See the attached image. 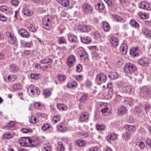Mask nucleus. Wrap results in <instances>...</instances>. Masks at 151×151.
Masks as SVG:
<instances>
[{
    "label": "nucleus",
    "mask_w": 151,
    "mask_h": 151,
    "mask_svg": "<svg viewBox=\"0 0 151 151\" xmlns=\"http://www.w3.org/2000/svg\"><path fill=\"white\" fill-rule=\"evenodd\" d=\"M131 136V134L129 132L126 131V132L122 134V138L125 140L127 141L130 139Z\"/></svg>",
    "instance_id": "nucleus-27"
},
{
    "label": "nucleus",
    "mask_w": 151,
    "mask_h": 151,
    "mask_svg": "<svg viewBox=\"0 0 151 151\" xmlns=\"http://www.w3.org/2000/svg\"><path fill=\"white\" fill-rule=\"evenodd\" d=\"M75 142L78 146L82 147L85 146L86 144L85 141L82 139H78L76 140Z\"/></svg>",
    "instance_id": "nucleus-20"
},
{
    "label": "nucleus",
    "mask_w": 151,
    "mask_h": 151,
    "mask_svg": "<svg viewBox=\"0 0 151 151\" xmlns=\"http://www.w3.org/2000/svg\"><path fill=\"white\" fill-rule=\"evenodd\" d=\"M30 138L29 137H23L20 138L18 142L21 146L30 147Z\"/></svg>",
    "instance_id": "nucleus-4"
},
{
    "label": "nucleus",
    "mask_w": 151,
    "mask_h": 151,
    "mask_svg": "<svg viewBox=\"0 0 151 151\" xmlns=\"http://www.w3.org/2000/svg\"><path fill=\"white\" fill-rule=\"evenodd\" d=\"M106 95H107L106 98L108 99H110L112 96V92L111 91H109L106 93Z\"/></svg>",
    "instance_id": "nucleus-57"
},
{
    "label": "nucleus",
    "mask_w": 151,
    "mask_h": 151,
    "mask_svg": "<svg viewBox=\"0 0 151 151\" xmlns=\"http://www.w3.org/2000/svg\"><path fill=\"white\" fill-rule=\"evenodd\" d=\"M29 142L31 145H36L39 144V141L36 138H30Z\"/></svg>",
    "instance_id": "nucleus-26"
},
{
    "label": "nucleus",
    "mask_w": 151,
    "mask_h": 151,
    "mask_svg": "<svg viewBox=\"0 0 151 151\" xmlns=\"http://www.w3.org/2000/svg\"><path fill=\"white\" fill-rule=\"evenodd\" d=\"M105 126L103 124H96V128L97 130L101 131L105 129Z\"/></svg>",
    "instance_id": "nucleus-42"
},
{
    "label": "nucleus",
    "mask_w": 151,
    "mask_h": 151,
    "mask_svg": "<svg viewBox=\"0 0 151 151\" xmlns=\"http://www.w3.org/2000/svg\"><path fill=\"white\" fill-rule=\"evenodd\" d=\"M35 88H34V86L33 85H30L29 86L28 90H30L31 93H32L33 95H35Z\"/></svg>",
    "instance_id": "nucleus-43"
},
{
    "label": "nucleus",
    "mask_w": 151,
    "mask_h": 151,
    "mask_svg": "<svg viewBox=\"0 0 151 151\" xmlns=\"http://www.w3.org/2000/svg\"><path fill=\"white\" fill-rule=\"evenodd\" d=\"M118 137L117 134L111 133L108 136L106 139L108 142H110L111 140H115Z\"/></svg>",
    "instance_id": "nucleus-18"
},
{
    "label": "nucleus",
    "mask_w": 151,
    "mask_h": 151,
    "mask_svg": "<svg viewBox=\"0 0 151 151\" xmlns=\"http://www.w3.org/2000/svg\"><path fill=\"white\" fill-rule=\"evenodd\" d=\"M14 137V135L10 132L5 133L3 136V138L5 139H9L12 138Z\"/></svg>",
    "instance_id": "nucleus-30"
},
{
    "label": "nucleus",
    "mask_w": 151,
    "mask_h": 151,
    "mask_svg": "<svg viewBox=\"0 0 151 151\" xmlns=\"http://www.w3.org/2000/svg\"><path fill=\"white\" fill-rule=\"evenodd\" d=\"M104 7L105 6L102 3H98L95 5V9L97 10H102Z\"/></svg>",
    "instance_id": "nucleus-29"
},
{
    "label": "nucleus",
    "mask_w": 151,
    "mask_h": 151,
    "mask_svg": "<svg viewBox=\"0 0 151 151\" xmlns=\"http://www.w3.org/2000/svg\"><path fill=\"white\" fill-rule=\"evenodd\" d=\"M8 40L9 42L11 43L14 44L16 41V38L14 35L12 37L9 38Z\"/></svg>",
    "instance_id": "nucleus-47"
},
{
    "label": "nucleus",
    "mask_w": 151,
    "mask_h": 151,
    "mask_svg": "<svg viewBox=\"0 0 151 151\" xmlns=\"http://www.w3.org/2000/svg\"><path fill=\"white\" fill-rule=\"evenodd\" d=\"M139 7L147 11H149L151 9L150 5L148 3L145 1H143L141 3Z\"/></svg>",
    "instance_id": "nucleus-13"
},
{
    "label": "nucleus",
    "mask_w": 151,
    "mask_h": 151,
    "mask_svg": "<svg viewBox=\"0 0 151 151\" xmlns=\"http://www.w3.org/2000/svg\"><path fill=\"white\" fill-rule=\"evenodd\" d=\"M123 91L126 93L128 94H131L133 91V88L131 86H124L123 88Z\"/></svg>",
    "instance_id": "nucleus-14"
},
{
    "label": "nucleus",
    "mask_w": 151,
    "mask_h": 151,
    "mask_svg": "<svg viewBox=\"0 0 151 151\" xmlns=\"http://www.w3.org/2000/svg\"><path fill=\"white\" fill-rule=\"evenodd\" d=\"M80 57L81 58H83L84 59L86 60L88 59V54L85 52H83L81 53L80 55Z\"/></svg>",
    "instance_id": "nucleus-46"
},
{
    "label": "nucleus",
    "mask_w": 151,
    "mask_h": 151,
    "mask_svg": "<svg viewBox=\"0 0 151 151\" xmlns=\"http://www.w3.org/2000/svg\"><path fill=\"white\" fill-rule=\"evenodd\" d=\"M22 87V85L19 83L14 84L13 86L14 89L15 90L21 89Z\"/></svg>",
    "instance_id": "nucleus-44"
},
{
    "label": "nucleus",
    "mask_w": 151,
    "mask_h": 151,
    "mask_svg": "<svg viewBox=\"0 0 151 151\" xmlns=\"http://www.w3.org/2000/svg\"><path fill=\"white\" fill-rule=\"evenodd\" d=\"M11 3L14 6H17L19 4V2L18 0H12L11 1Z\"/></svg>",
    "instance_id": "nucleus-60"
},
{
    "label": "nucleus",
    "mask_w": 151,
    "mask_h": 151,
    "mask_svg": "<svg viewBox=\"0 0 151 151\" xmlns=\"http://www.w3.org/2000/svg\"><path fill=\"white\" fill-rule=\"evenodd\" d=\"M100 108L101 109V113L104 116L109 115L112 113L111 107L109 104L104 103L100 105Z\"/></svg>",
    "instance_id": "nucleus-1"
},
{
    "label": "nucleus",
    "mask_w": 151,
    "mask_h": 151,
    "mask_svg": "<svg viewBox=\"0 0 151 151\" xmlns=\"http://www.w3.org/2000/svg\"><path fill=\"white\" fill-rule=\"evenodd\" d=\"M83 13L86 15H90L92 14L93 11V6L87 3H84L82 6Z\"/></svg>",
    "instance_id": "nucleus-2"
},
{
    "label": "nucleus",
    "mask_w": 151,
    "mask_h": 151,
    "mask_svg": "<svg viewBox=\"0 0 151 151\" xmlns=\"http://www.w3.org/2000/svg\"><path fill=\"white\" fill-rule=\"evenodd\" d=\"M7 9V7L5 5L1 6L0 7V10L2 12L6 11Z\"/></svg>",
    "instance_id": "nucleus-63"
},
{
    "label": "nucleus",
    "mask_w": 151,
    "mask_h": 151,
    "mask_svg": "<svg viewBox=\"0 0 151 151\" xmlns=\"http://www.w3.org/2000/svg\"><path fill=\"white\" fill-rule=\"evenodd\" d=\"M23 14L26 16H30L32 15L33 13V12L30 10H29L27 8L23 9L22 11Z\"/></svg>",
    "instance_id": "nucleus-23"
},
{
    "label": "nucleus",
    "mask_w": 151,
    "mask_h": 151,
    "mask_svg": "<svg viewBox=\"0 0 151 151\" xmlns=\"http://www.w3.org/2000/svg\"><path fill=\"white\" fill-rule=\"evenodd\" d=\"M139 48L137 47L131 48L130 51V53L131 56L134 58L139 56Z\"/></svg>",
    "instance_id": "nucleus-9"
},
{
    "label": "nucleus",
    "mask_w": 151,
    "mask_h": 151,
    "mask_svg": "<svg viewBox=\"0 0 151 151\" xmlns=\"http://www.w3.org/2000/svg\"><path fill=\"white\" fill-rule=\"evenodd\" d=\"M127 111V110L125 107L122 106L118 109L117 113L119 115L122 116L125 114Z\"/></svg>",
    "instance_id": "nucleus-21"
},
{
    "label": "nucleus",
    "mask_w": 151,
    "mask_h": 151,
    "mask_svg": "<svg viewBox=\"0 0 151 151\" xmlns=\"http://www.w3.org/2000/svg\"><path fill=\"white\" fill-rule=\"evenodd\" d=\"M96 81L99 85L102 83H105L107 80L106 75L104 74L100 73L98 75L96 76Z\"/></svg>",
    "instance_id": "nucleus-6"
},
{
    "label": "nucleus",
    "mask_w": 151,
    "mask_h": 151,
    "mask_svg": "<svg viewBox=\"0 0 151 151\" xmlns=\"http://www.w3.org/2000/svg\"><path fill=\"white\" fill-rule=\"evenodd\" d=\"M21 130L23 133H27L28 132H32V131L31 129L28 128H23Z\"/></svg>",
    "instance_id": "nucleus-51"
},
{
    "label": "nucleus",
    "mask_w": 151,
    "mask_h": 151,
    "mask_svg": "<svg viewBox=\"0 0 151 151\" xmlns=\"http://www.w3.org/2000/svg\"><path fill=\"white\" fill-rule=\"evenodd\" d=\"M78 137L81 138H85L89 136V134L87 133L79 132L78 134Z\"/></svg>",
    "instance_id": "nucleus-36"
},
{
    "label": "nucleus",
    "mask_w": 151,
    "mask_h": 151,
    "mask_svg": "<svg viewBox=\"0 0 151 151\" xmlns=\"http://www.w3.org/2000/svg\"><path fill=\"white\" fill-rule=\"evenodd\" d=\"M138 62L139 64L145 66H148L149 64V59L146 58L140 59L139 60Z\"/></svg>",
    "instance_id": "nucleus-11"
},
{
    "label": "nucleus",
    "mask_w": 151,
    "mask_h": 151,
    "mask_svg": "<svg viewBox=\"0 0 151 151\" xmlns=\"http://www.w3.org/2000/svg\"><path fill=\"white\" fill-rule=\"evenodd\" d=\"M127 45L125 43H123L120 47L119 50L122 54L125 55L127 54Z\"/></svg>",
    "instance_id": "nucleus-12"
},
{
    "label": "nucleus",
    "mask_w": 151,
    "mask_h": 151,
    "mask_svg": "<svg viewBox=\"0 0 151 151\" xmlns=\"http://www.w3.org/2000/svg\"><path fill=\"white\" fill-rule=\"evenodd\" d=\"M109 76L111 79L114 80L118 78L119 74L116 72H111L110 73Z\"/></svg>",
    "instance_id": "nucleus-25"
},
{
    "label": "nucleus",
    "mask_w": 151,
    "mask_h": 151,
    "mask_svg": "<svg viewBox=\"0 0 151 151\" xmlns=\"http://www.w3.org/2000/svg\"><path fill=\"white\" fill-rule=\"evenodd\" d=\"M57 78L59 81H63L66 80V77L62 74H59L57 75Z\"/></svg>",
    "instance_id": "nucleus-32"
},
{
    "label": "nucleus",
    "mask_w": 151,
    "mask_h": 151,
    "mask_svg": "<svg viewBox=\"0 0 151 151\" xmlns=\"http://www.w3.org/2000/svg\"><path fill=\"white\" fill-rule=\"evenodd\" d=\"M15 126V123L13 121L10 122L7 125L4 127V129L7 128L8 129L12 128Z\"/></svg>",
    "instance_id": "nucleus-39"
},
{
    "label": "nucleus",
    "mask_w": 151,
    "mask_h": 151,
    "mask_svg": "<svg viewBox=\"0 0 151 151\" xmlns=\"http://www.w3.org/2000/svg\"><path fill=\"white\" fill-rule=\"evenodd\" d=\"M103 27L105 31H108L110 29V27L109 24L106 22H103Z\"/></svg>",
    "instance_id": "nucleus-35"
},
{
    "label": "nucleus",
    "mask_w": 151,
    "mask_h": 151,
    "mask_svg": "<svg viewBox=\"0 0 151 151\" xmlns=\"http://www.w3.org/2000/svg\"><path fill=\"white\" fill-rule=\"evenodd\" d=\"M16 78V76L15 75H9L8 76L7 79L9 81L12 82L15 81Z\"/></svg>",
    "instance_id": "nucleus-38"
},
{
    "label": "nucleus",
    "mask_w": 151,
    "mask_h": 151,
    "mask_svg": "<svg viewBox=\"0 0 151 151\" xmlns=\"http://www.w3.org/2000/svg\"><path fill=\"white\" fill-rule=\"evenodd\" d=\"M19 34L22 37L25 38L29 37L30 34L26 30L23 29H21L18 30Z\"/></svg>",
    "instance_id": "nucleus-10"
},
{
    "label": "nucleus",
    "mask_w": 151,
    "mask_h": 151,
    "mask_svg": "<svg viewBox=\"0 0 151 151\" xmlns=\"http://www.w3.org/2000/svg\"><path fill=\"white\" fill-rule=\"evenodd\" d=\"M125 129L129 132L134 133L136 130V128L134 126L130 125H126L124 126Z\"/></svg>",
    "instance_id": "nucleus-16"
},
{
    "label": "nucleus",
    "mask_w": 151,
    "mask_h": 151,
    "mask_svg": "<svg viewBox=\"0 0 151 151\" xmlns=\"http://www.w3.org/2000/svg\"><path fill=\"white\" fill-rule=\"evenodd\" d=\"M129 23L132 26L136 28H138L139 27V24L134 20H131Z\"/></svg>",
    "instance_id": "nucleus-34"
},
{
    "label": "nucleus",
    "mask_w": 151,
    "mask_h": 151,
    "mask_svg": "<svg viewBox=\"0 0 151 151\" xmlns=\"http://www.w3.org/2000/svg\"><path fill=\"white\" fill-rule=\"evenodd\" d=\"M81 41L84 43H88L91 42V38L90 37H81Z\"/></svg>",
    "instance_id": "nucleus-31"
},
{
    "label": "nucleus",
    "mask_w": 151,
    "mask_h": 151,
    "mask_svg": "<svg viewBox=\"0 0 151 151\" xmlns=\"http://www.w3.org/2000/svg\"><path fill=\"white\" fill-rule=\"evenodd\" d=\"M52 61V60L48 57H46L40 60V62L42 63L45 64L50 63Z\"/></svg>",
    "instance_id": "nucleus-28"
},
{
    "label": "nucleus",
    "mask_w": 151,
    "mask_h": 151,
    "mask_svg": "<svg viewBox=\"0 0 151 151\" xmlns=\"http://www.w3.org/2000/svg\"><path fill=\"white\" fill-rule=\"evenodd\" d=\"M29 121L30 123L34 124L37 122V119L35 117L33 118V117H32L31 119H29Z\"/></svg>",
    "instance_id": "nucleus-56"
},
{
    "label": "nucleus",
    "mask_w": 151,
    "mask_h": 151,
    "mask_svg": "<svg viewBox=\"0 0 151 151\" xmlns=\"http://www.w3.org/2000/svg\"><path fill=\"white\" fill-rule=\"evenodd\" d=\"M50 128V126L49 124H44L43 126L42 127V129L44 131L46 130L47 129Z\"/></svg>",
    "instance_id": "nucleus-58"
},
{
    "label": "nucleus",
    "mask_w": 151,
    "mask_h": 151,
    "mask_svg": "<svg viewBox=\"0 0 151 151\" xmlns=\"http://www.w3.org/2000/svg\"><path fill=\"white\" fill-rule=\"evenodd\" d=\"M24 45L25 47H30L32 45V41L29 42H26L24 44Z\"/></svg>",
    "instance_id": "nucleus-62"
},
{
    "label": "nucleus",
    "mask_w": 151,
    "mask_h": 151,
    "mask_svg": "<svg viewBox=\"0 0 151 151\" xmlns=\"http://www.w3.org/2000/svg\"><path fill=\"white\" fill-rule=\"evenodd\" d=\"M136 70L135 65L130 63H127L124 68V71L127 73H133Z\"/></svg>",
    "instance_id": "nucleus-3"
},
{
    "label": "nucleus",
    "mask_w": 151,
    "mask_h": 151,
    "mask_svg": "<svg viewBox=\"0 0 151 151\" xmlns=\"http://www.w3.org/2000/svg\"><path fill=\"white\" fill-rule=\"evenodd\" d=\"M113 17L115 20L117 22H120L123 20V18L122 17L118 16L117 15H114L113 16Z\"/></svg>",
    "instance_id": "nucleus-45"
},
{
    "label": "nucleus",
    "mask_w": 151,
    "mask_h": 151,
    "mask_svg": "<svg viewBox=\"0 0 151 151\" xmlns=\"http://www.w3.org/2000/svg\"><path fill=\"white\" fill-rule=\"evenodd\" d=\"M76 62V58L73 55L69 56L67 60V65L70 68L73 66Z\"/></svg>",
    "instance_id": "nucleus-8"
},
{
    "label": "nucleus",
    "mask_w": 151,
    "mask_h": 151,
    "mask_svg": "<svg viewBox=\"0 0 151 151\" xmlns=\"http://www.w3.org/2000/svg\"><path fill=\"white\" fill-rule=\"evenodd\" d=\"M52 19L48 18L46 21L43 20L42 25L43 27L47 30H50L51 29V23Z\"/></svg>",
    "instance_id": "nucleus-7"
},
{
    "label": "nucleus",
    "mask_w": 151,
    "mask_h": 151,
    "mask_svg": "<svg viewBox=\"0 0 151 151\" xmlns=\"http://www.w3.org/2000/svg\"><path fill=\"white\" fill-rule=\"evenodd\" d=\"M142 32L146 36L151 37V30L147 28H144L142 29Z\"/></svg>",
    "instance_id": "nucleus-24"
},
{
    "label": "nucleus",
    "mask_w": 151,
    "mask_h": 151,
    "mask_svg": "<svg viewBox=\"0 0 151 151\" xmlns=\"http://www.w3.org/2000/svg\"><path fill=\"white\" fill-rule=\"evenodd\" d=\"M88 114L87 113H82L80 116L79 120L81 122L86 121L88 118Z\"/></svg>",
    "instance_id": "nucleus-19"
},
{
    "label": "nucleus",
    "mask_w": 151,
    "mask_h": 151,
    "mask_svg": "<svg viewBox=\"0 0 151 151\" xmlns=\"http://www.w3.org/2000/svg\"><path fill=\"white\" fill-rule=\"evenodd\" d=\"M98 149L96 147H93L88 149L87 151H98Z\"/></svg>",
    "instance_id": "nucleus-64"
},
{
    "label": "nucleus",
    "mask_w": 151,
    "mask_h": 151,
    "mask_svg": "<svg viewBox=\"0 0 151 151\" xmlns=\"http://www.w3.org/2000/svg\"><path fill=\"white\" fill-rule=\"evenodd\" d=\"M40 75L39 74H31L30 75L31 78L33 79H37L39 78L40 77L39 76Z\"/></svg>",
    "instance_id": "nucleus-50"
},
{
    "label": "nucleus",
    "mask_w": 151,
    "mask_h": 151,
    "mask_svg": "<svg viewBox=\"0 0 151 151\" xmlns=\"http://www.w3.org/2000/svg\"><path fill=\"white\" fill-rule=\"evenodd\" d=\"M60 120V118L59 115L55 116L53 117L52 120V123L54 124H56Z\"/></svg>",
    "instance_id": "nucleus-37"
},
{
    "label": "nucleus",
    "mask_w": 151,
    "mask_h": 151,
    "mask_svg": "<svg viewBox=\"0 0 151 151\" xmlns=\"http://www.w3.org/2000/svg\"><path fill=\"white\" fill-rule=\"evenodd\" d=\"M61 4L62 6H68L69 4V2L68 0H63V2H61Z\"/></svg>",
    "instance_id": "nucleus-55"
},
{
    "label": "nucleus",
    "mask_w": 151,
    "mask_h": 151,
    "mask_svg": "<svg viewBox=\"0 0 151 151\" xmlns=\"http://www.w3.org/2000/svg\"><path fill=\"white\" fill-rule=\"evenodd\" d=\"M28 28L29 30L32 32H35L37 31L36 28L32 24H30L28 26Z\"/></svg>",
    "instance_id": "nucleus-41"
},
{
    "label": "nucleus",
    "mask_w": 151,
    "mask_h": 151,
    "mask_svg": "<svg viewBox=\"0 0 151 151\" xmlns=\"http://www.w3.org/2000/svg\"><path fill=\"white\" fill-rule=\"evenodd\" d=\"M151 93L150 91L147 87H144L141 88L140 94L141 96L147 98L149 97Z\"/></svg>",
    "instance_id": "nucleus-5"
},
{
    "label": "nucleus",
    "mask_w": 151,
    "mask_h": 151,
    "mask_svg": "<svg viewBox=\"0 0 151 151\" xmlns=\"http://www.w3.org/2000/svg\"><path fill=\"white\" fill-rule=\"evenodd\" d=\"M58 129L61 131H64V126L62 125L61 124L57 126Z\"/></svg>",
    "instance_id": "nucleus-59"
},
{
    "label": "nucleus",
    "mask_w": 151,
    "mask_h": 151,
    "mask_svg": "<svg viewBox=\"0 0 151 151\" xmlns=\"http://www.w3.org/2000/svg\"><path fill=\"white\" fill-rule=\"evenodd\" d=\"M78 29L83 32H88L90 30L89 27L85 25H79L78 27Z\"/></svg>",
    "instance_id": "nucleus-17"
},
{
    "label": "nucleus",
    "mask_w": 151,
    "mask_h": 151,
    "mask_svg": "<svg viewBox=\"0 0 151 151\" xmlns=\"http://www.w3.org/2000/svg\"><path fill=\"white\" fill-rule=\"evenodd\" d=\"M139 15L140 17L143 19H147L149 17L148 14L142 13L141 12L139 13Z\"/></svg>",
    "instance_id": "nucleus-33"
},
{
    "label": "nucleus",
    "mask_w": 151,
    "mask_h": 151,
    "mask_svg": "<svg viewBox=\"0 0 151 151\" xmlns=\"http://www.w3.org/2000/svg\"><path fill=\"white\" fill-rule=\"evenodd\" d=\"M136 144L141 149H144L145 147V144L142 142H136Z\"/></svg>",
    "instance_id": "nucleus-48"
},
{
    "label": "nucleus",
    "mask_w": 151,
    "mask_h": 151,
    "mask_svg": "<svg viewBox=\"0 0 151 151\" xmlns=\"http://www.w3.org/2000/svg\"><path fill=\"white\" fill-rule=\"evenodd\" d=\"M57 107L60 110H65L66 106L63 104H57Z\"/></svg>",
    "instance_id": "nucleus-52"
},
{
    "label": "nucleus",
    "mask_w": 151,
    "mask_h": 151,
    "mask_svg": "<svg viewBox=\"0 0 151 151\" xmlns=\"http://www.w3.org/2000/svg\"><path fill=\"white\" fill-rule=\"evenodd\" d=\"M135 109L137 113H140L142 112V109L140 106H137L135 107Z\"/></svg>",
    "instance_id": "nucleus-54"
},
{
    "label": "nucleus",
    "mask_w": 151,
    "mask_h": 151,
    "mask_svg": "<svg viewBox=\"0 0 151 151\" xmlns=\"http://www.w3.org/2000/svg\"><path fill=\"white\" fill-rule=\"evenodd\" d=\"M110 42L111 45L114 47H116L118 45L119 42L117 39L115 37H111L110 39Z\"/></svg>",
    "instance_id": "nucleus-15"
},
{
    "label": "nucleus",
    "mask_w": 151,
    "mask_h": 151,
    "mask_svg": "<svg viewBox=\"0 0 151 151\" xmlns=\"http://www.w3.org/2000/svg\"><path fill=\"white\" fill-rule=\"evenodd\" d=\"M10 69L12 72L17 71L18 68L17 66L14 65H12L10 66Z\"/></svg>",
    "instance_id": "nucleus-49"
},
{
    "label": "nucleus",
    "mask_w": 151,
    "mask_h": 151,
    "mask_svg": "<svg viewBox=\"0 0 151 151\" xmlns=\"http://www.w3.org/2000/svg\"><path fill=\"white\" fill-rule=\"evenodd\" d=\"M50 94V92L48 90L46 89L43 90V94L45 98L49 96Z\"/></svg>",
    "instance_id": "nucleus-40"
},
{
    "label": "nucleus",
    "mask_w": 151,
    "mask_h": 151,
    "mask_svg": "<svg viewBox=\"0 0 151 151\" xmlns=\"http://www.w3.org/2000/svg\"><path fill=\"white\" fill-rule=\"evenodd\" d=\"M68 39L70 42H73L77 43L78 42L77 37L74 35H68Z\"/></svg>",
    "instance_id": "nucleus-22"
},
{
    "label": "nucleus",
    "mask_w": 151,
    "mask_h": 151,
    "mask_svg": "<svg viewBox=\"0 0 151 151\" xmlns=\"http://www.w3.org/2000/svg\"><path fill=\"white\" fill-rule=\"evenodd\" d=\"M88 98V96L86 95H84L82 96L80 99V101L84 102Z\"/></svg>",
    "instance_id": "nucleus-61"
},
{
    "label": "nucleus",
    "mask_w": 151,
    "mask_h": 151,
    "mask_svg": "<svg viewBox=\"0 0 151 151\" xmlns=\"http://www.w3.org/2000/svg\"><path fill=\"white\" fill-rule=\"evenodd\" d=\"M59 41L60 44H63L67 43L66 40L63 37H60Z\"/></svg>",
    "instance_id": "nucleus-53"
}]
</instances>
